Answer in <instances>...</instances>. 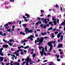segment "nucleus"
I'll return each instance as SVG.
<instances>
[{
	"mask_svg": "<svg viewBox=\"0 0 65 65\" xmlns=\"http://www.w3.org/2000/svg\"><path fill=\"white\" fill-rule=\"evenodd\" d=\"M39 48L40 50H41V48H42V52L40 51V54H41V56H42L43 55V53H44V55H45V56H46V53H45V52H44V48H43V47H39Z\"/></svg>",
	"mask_w": 65,
	"mask_h": 65,
	"instance_id": "1",
	"label": "nucleus"
},
{
	"mask_svg": "<svg viewBox=\"0 0 65 65\" xmlns=\"http://www.w3.org/2000/svg\"><path fill=\"white\" fill-rule=\"evenodd\" d=\"M44 40V38L43 37H41V39H40L39 38H37V42H39V43L38 44V45H40V44H41L42 43V42H43Z\"/></svg>",
	"mask_w": 65,
	"mask_h": 65,
	"instance_id": "2",
	"label": "nucleus"
},
{
	"mask_svg": "<svg viewBox=\"0 0 65 65\" xmlns=\"http://www.w3.org/2000/svg\"><path fill=\"white\" fill-rule=\"evenodd\" d=\"M29 30V28L27 27L25 28V31L26 32V34H28V33H32V30Z\"/></svg>",
	"mask_w": 65,
	"mask_h": 65,
	"instance_id": "3",
	"label": "nucleus"
},
{
	"mask_svg": "<svg viewBox=\"0 0 65 65\" xmlns=\"http://www.w3.org/2000/svg\"><path fill=\"white\" fill-rule=\"evenodd\" d=\"M27 61V62H26V65H29V63L28 62H31V60L29 58V57H28L26 59L25 61Z\"/></svg>",
	"mask_w": 65,
	"mask_h": 65,
	"instance_id": "4",
	"label": "nucleus"
},
{
	"mask_svg": "<svg viewBox=\"0 0 65 65\" xmlns=\"http://www.w3.org/2000/svg\"><path fill=\"white\" fill-rule=\"evenodd\" d=\"M20 63H18V62H15L14 63L13 61H11L10 62V65H20Z\"/></svg>",
	"mask_w": 65,
	"mask_h": 65,
	"instance_id": "5",
	"label": "nucleus"
},
{
	"mask_svg": "<svg viewBox=\"0 0 65 65\" xmlns=\"http://www.w3.org/2000/svg\"><path fill=\"white\" fill-rule=\"evenodd\" d=\"M54 23V25H57V21H54L53 22H50L49 23V24L51 25H53V24L52 23Z\"/></svg>",
	"mask_w": 65,
	"mask_h": 65,
	"instance_id": "6",
	"label": "nucleus"
},
{
	"mask_svg": "<svg viewBox=\"0 0 65 65\" xmlns=\"http://www.w3.org/2000/svg\"><path fill=\"white\" fill-rule=\"evenodd\" d=\"M34 37V36H33V35H31L30 36V37H28L27 39H30L31 40H33V39H32V38H33Z\"/></svg>",
	"mask_w": 65,
	"mask_h": 65,
	"instance_id": "7",
	"label": "nucleus"
},
{
	"mask_svg": "<svg viewBox=\"0 0 65 65\" xmlns=\"http://www.w3.org/2000/svg\"><path fill=\"white\" fill-rule=\"evenodd\" d=\"M3 50V48H2L0 49V55H1L2 56H3L4 55L3 53H2V51Z\"/></svg>",
	"mask_w": 65,
	"mask_h": 65,
	"instance_id": "8",
	"label": "nucleus"
},
{
	"mask_svg": "<svg viewBox=\"0 0 65 65\" xmlns=\"http://www.w3.org/2000/svg\"><path fill=\"white\" fill-rule=\"evenodd\" d=\"M53 42V41H50L49 42H48L47 43V44L49 46H53V45H52V44L51 43H52Z\"/></svg>",
	"mask_w": 65,
	"mask_h": 65,
	"instance_id": "9",
	"label": "nucleus"
},
{
	"mask_svg": "<svg viewBox=\"0 0 65 65\" xmlns=\"http://www.w3.org/2000/svg\"><path fill=\"white\" fill-rule=\"evenodd\" d=\"M43 23H45V24H46L47 23V19L46 18H45L44 19V20L43 21Z\"/></svg>",
	"mask_w": 65,
	"mask_h": 65,
	"instance_id": "10",
	"label": "nucleus"
},
{
	"mask_svg": "<svg viewBox=\"0 0 65 65\" xmlns=\"http://www.w3.org/2000/svg\"><path fill=\"white\" fill-rule=\"evenodd\" d=\"M3 47V48H7V47H8V45H4L2 46Z\"/></svg>",
	"mask_w": 65,
	"mask_h": 65,
	"instance_id": "11",
	"label": "nucleus"
},
{
	"mask_svg": "<svg viewBox=\"0 0 65 65\" xmlns=\"http://www.w3.org/2000/svg\"><path fill=\"white\" fill-rule=\"evenodd\" d=\"M62 46H63V45L62 44H58V45L57 46V47L58 48H60V47H62Z\"/></svg>",
	"mask_w": 65,
	"mask_h": 65,
	"instance_id": "12",
	"label": "nucleus"
},
{
	"mask_svg": "<svg viewBox=\"0 0 65 65\" xmlns=\"http://www.w3.org/2000/svg\"><path fill=\"white\" fill-rule=\"evenodd\" d=\"M9 41H6V43H8V44H9L10 46H12V44L11 43H9Z\"/></svg>",
	"mask_w": 65,
	"mask_h": 65,
	"instance_id": "13",
	"label": "nucleus"
},
{
	"mask_svg": "<svg viewBox=\"0 0 65 65\" xmlns=\"http://www.w3.org/2000/svg\"><path fill=\"white\" fill-rule=\"evenodd\" d=\"M61 34H61V33H60L58 34L57 35V37L58 38L60 37V36H61Z\"/></svg>",
	"mask_w": 65,
	"mask_h": 65,
	"instance_id": "14",
	"label": "nucleus"
},
{
	"mask_svg": "<svg viewBox=\"0 0 65 65\" xmlns=\"http://www.w3.org/2000/svg\"><path fill=\"white\" fill-rule=\"evenodd\" d=\"M25 15L27 17V18H30V15L28 14L27 13H26Z\"/></svg>",
	"mask_w": 65,
	"mask_h": 65,
	"instance_id": "15",
	"label": "nucleus"
},
{
	"mask_svg": "<svg viewBox=\"0 0 65 65\" xmlns=\"http://www.w3.org/2000/svg\"><path fill=\"white\" fill-rule=\"evenodd\" d=\"M46 32H44V33H41V35L43 36H44V35H46Z\"/></svg>",
	"mask_w": 65,
	"mask_h": 65,
	"instance_id": "16",
	"label": "nucleus"
},
{
	"mask_svg": "<svg viewBox=\"0 0 65 65\" xmlns=\"http://www.w3.org/2000/svg\"><path fill=\"white\" fill-rule=\"evenodd\" d=\"M52 20L53 21H56V19L55 18V17L53 16L52 17Z\"/></svg>",
	"mask_w": 65,
	"mask_h": 65,
	"instance_id": "17",
	"label": "nucleus"
},
{
	"mask_svg": "<svg viewBox=\"0 0 65 65\" xmlns=\"http://www.w3.org/2000/svg\"><path fill=\"white\" fill-rule=\"evenodd\" d=\"M52 38H54L55 37V36H54V35L53 34L51 33V34H50Z\"/></svg>",
	"mask_w": 65,
	"mask_h": 65,
	"instance_id": "18",
	"label": "nucleus"
},
{
	"mask_svg": "<svg viewBox=\"0 0 65 65\" xmlns=\"http://www.w3.org/2000/svg\"><path fill=\"white\" fill-rule=\"evenodd\" d=\"M50 46V49L49 50V52H51L52 50V48H53V46Z\"/></svg>",
	"mask_w": 65,
	"mask_h": 65,
	"instance_id": "19",
	"label": "nucleus"
},
{
	"mask_svg": "<svg viewBox=\"0 0 65 65\" xmlns=\"http://www.w3.org/2000/svg\"><path fill=\"white\" fill-rule=\"evenodd\" d=\"M0 60L1 61V62H2V61H3V58L2 57H0Z\"/></svg>",
	"mask_w": 65,
	"mask_h": 65,
	"instance_id": "20",
	"label": "nucleus"
},
{
	"mask_svg": "<svg viewBox=\"0 0 65 65\" xmlns=\"http://www.w3.org/2000/svg\"><path fill=\"white\" fill-rule=\"evenodd\" d=\"M65 25V23L64 22H62L60 24V26H64Z\"/></svg>",
	"mask_w": 65,
	"mask_h": 65,
	"instance_id": "21",
	"label": "nucleus"
},
{
	"mask_svg": "<svg viewBox=\"0 0 65 65\" xmlns=\"http://www.w3.org/2000/svg\"><path fill=\"white\" fill-rule=\"evenodd\" d=\"M63 39V35H62L61 36L60 40L61 41Z\"/></svg>",
	"mask_w": 65,
	"mask_h": 65,
	"instance_id": "22",
	"label": "nucleus"
},
{
	"mask_svg": "<svg viewBox=\"0 0 65 65\" xmlns=\"http://www.w3.org/2000/svg\"><path fill=\"white\" fill-rule=\"evenodd\" d=\"M27 24H23L22 25V26H23V27H27Z\"/></svg>",
	"mask_w": 65,
	"mask_h": 65,
	"instance_id": "23",
	"label": "nucleus"
},
{
	"mask_svg": "<svg viewBox=\"0 0 65 65\" xmlns=\"http://www.w3.org/2000/svg\"><path fill=\"white\" fill-rule=\"evenodd\" d=\"M20 34H22V35H25V34L24 33H23L22 32H20Z\"/></svg>",
	"mask_w": 65,
	"mask_h": 65,
	"instance_id": "24",
	"label": "nucleus"
},
{
	"mask_svg": "<svg viewBox=\"0 0 65 65\" xmlns=\"http://www.w3.org/2000/svg\"><path fill=\"white\" fill-rule=\"evenodd\" d=\"M36 56V54H33L32 55V57L33 58H34L35 57V56Z\"/></svg>",
	"mask_w": 65,
	"mask_h": 65,
	"instance_id": "25",
	"label": "nucleus"
},
{
	"mask_svg": "<svg viewBox=\"0 0 65 65\" xmlns=\"http://www.w3.org/2000/svg\"><path fill=\"white\" fill-rule=\"evenodd\" d=\"M43 27V28H46V25H44Z\"/></svg>",
	"mask_w": 65,
	"mask_h": 65,
	"instance_id": "26",
	"label": "nucleus"
},
{
	"mask_svg": "<svg viewBox=\"0 0 65 65\" xmlns=\"http://www.w3.org/2000/svg\"><path fill=\"white\" fill-rule=\"evenodd\" d=\"M47 46H46L45 47V52H46V51H47Z\"/></svg>",
	"mask_w": 65,
	"mask_h": 65,
	"instance_id": "27",
	"label": "nucleus"
},
{
	"mask_svg": "<svg viewBox=\"0 0 65 65\" xmlns=\"http://www.w3.org/2000/svg\"><path fill=\"white\" fill-rule=\"evenodd\" d=\"M52 29H53V27H51V28H49L48 30V31H49L50 30H52Z\"/></svg>",
	"mask_w": 65,
	"mask_h": 65,
	"instance_id": "28",
	"label": "nucleus"
},
{
	"mask_svg": "<svg viewBox=\"0 0 65 65\" xmlns=\"http://www.w3.org/2000/svg\"><path fill=\"white\" fill-rule=\"evenodd\" d=\"M52 65H54V63L52 62H50V63L49 64V65H52Z\"/></svg>",
	"mask_w": 65,
	"mask_h": 65,
	"instance_id": "29",
	"label": "nucleus"
},
{
	"mask_svg": "<svg viewBox=\"0 0 65 65\" xmlns=\"http://www.w3.org/2000/svg\"><path fill=\"white\" fill-rule=\"evenodd\" d=\"M10 42H12V41H13V42H14V41L12 39H10Z\"/></svg>",
	"mask_w": 65,
	"mask_h": 65,
	"instance_id": "30",
	"label": "nucleus"
},
{
	"mask_svg": "<svg viewBox=\"0 0 65 65\" xmlns=\"http://www.w3.org/2000/svg\"><path fill=\"white\" fill-rule=\"evenodd\" d=\"M7 31H8V32H10L11 31L10 29H8L7 30Z\"/></svg>",
	"mask_w": 65,
	"mask_h": 65,
	"instance_id": "31",
	"label": "nucleus"
},
{
	"mask_svg": "<svg viewBox=\"0 0 65 65\" xmlns=\"http://www.w3.org/2000/svg\"><path fill=\"white\" fill-rule=\"evenodd\" d=\"M40 27H41V28H43V25L42 24H41L40 25Z\"/></svg>",
	"mask_w": 65,
	"mask_h": 65,
	"instance_id": "32",
	"label": "nucleus"
},
{
	"mask_svg": "<svg viewBox=\"0 0 65 65\" xmlns=\"http://www.w3.org/2000/svg\"><path fill=\"white\" fill-rule=\"evenodd\" d=\"M56 57H57V58H58L59 57V55H56Z\"/></svg>",
	"mask_w": 65,
	"mask_h": 65,
	"instance_id": "33",
	"label": "nucleus"
},
{
	"mask_svg": "<svg viewBox=\"0 0 65 65\" xmlns=\"http://www.w3.org/2000/svg\"><path fill=\"white\" fill-rule=\"evenodd\" d=\"M58 33H59V32H58L55 31V32L54 33L55 34H58Z\"/></svg>",
	"mask_w": 65,
	"mask_h": 65,
	"instance_id": "34",
	"label": "nucleus"
},
{
	"mask_svg": "<svg viewBox=\"0 0 65 65\" xmlns=\"http://www.w3.org/2000/svg\"><path fill=\"white\" fill-rule=\"evenodd\" d=\"M15 26H12V29H14V28H15Z\"/></svg>",
	"mask_w": 65,
	"mask_h": 65,
	"instance_id": "35",
	"label": "nucleus"
},
{
	"mask_svg": "<svg viewBox=\"0 0 65 65\" xmlns=\"http://www.w3.org/2000/svg\"><path fill=\"white\" fill-rule=\"evenodd\" d=\"M19 50H20L21 48V47H20V46H19L18 47Z\"/></svg>",
	"mask_w": 65,
	"mask_h": 65,
	"instance_id": "36",
	"label": "nucleus"
},
{
	"mask_svg": "<svg viewBox=\"0 0 65 65\" xmlns=\"http://www.w3.org/2000/svg\"><path fill=\"white\" fill-rule=\"evenodd\" d=\"M36 25L38 26V24H39V22H38L36 23Z\"/></svg>",
	"mask_w": 65,
	"mask_h": 65,
	"instance_id": "37",
	"label": "nucleus"
},
{
	"mask_svg": "<svg viewBox=\"0 0 65 65\" xmlns=\"http://www.w3.org/2000/svg\"><path fill=\"white\" fill-rule=\"evenodd\" d=\"M8 23V24H9V25H10V24H13V23H11V22H9Z\"/></svg>",
	"mask_w": 65,
	"mask_h": 65,
	"instance_id": "38",
	"label": "nucleus"
},
{
	"mask_svg": "<svg viewBox=\"0 0 65 65\" xmlns=\"http://www.w3.org/2000/svg\"><path fill=\"white\" fill-rule=\"evenodd\" d=\"M21 54L22 55H24V53L22 52H21Z\"/></svg>",
	"mask_w": 65,
	"mask_h": 65,
	"instance_id": "39",
	"label": "nucleus"
},
{
	"mask_svg": "<svg viewBox=\"0 0 65 65\" xmlns=\"http://www.w3.org/2000/svg\"><path fill=\"white\" fill-rule=\"evenodd\" d=\"M8 7L9 8H12V7L10 6H8Z\"/></svg>",
	"mask_w": 65,
	"mask_h": 65,
	"instance_id": "40",
	"label": "nucleus"
},
{
	"mask_svg": "<svg viewBox=\"0 0 65 65\" xmlns=\"http://www.w3.org/2000/svg\"><path fill=\"white\" fill-rule=\"evenodd\" d=\"M41 12H44V11L43 10H41Z\"/></svg>",
	"mask_w": 65,
	"mask_h": 65,
	"instance_id": "41",
	"label": "nucleus"
},
{
	"mask_svg": "<svg viewBox=\"0 0 65 65\" xmlns=\"http://www.w3.org/2000/svg\"><path fill=\"white\" fill-rule=\"evenodd\" d=\"M23 19H27V18L25 17L24 16H23Z\"/></svg>",
	"mask_w": 65,
	"mask_h": 65,
	"instance_id": "42",
	"label": "nucleus"
},
{
	"mask_svg": "<svg viewBox=\"0 0 65 65\" xmlns=\"http://www.w3.org/2000/svg\"><path fill=\"white\" fill-rule=\"evenodd\" d=\"M60 54L61 55H62L63 54V53L62 52H61L60 53Z\"/></svg>",
	"mask_w": 65,
	"mask_h": 65,
	"instance_id": "43",
	"label": "nucleus"
},
{
	"mask_svg": "<svg viewBox=\"0 0 65 65\" xmlns=\"http://www.w3.org/2000/svg\"><path fill=\"white\" fill-rule=\"evenodd\" d=\"M53 41V43L54 44H55V43H56V41Z\"/></svg>",
	"mask_w": 65,
	"mask_h": 65,
	"instance_id": "44",
	"label": "nucleus"
},
{
	"mask_svg": "<svg viewBox=\"0 0 65 65\" xmlns=\"http://www.w3.org/2000/svg\"><path fill=\"white\" fill-rule=\"evenodd\" d=\"M14 31V28H12V31L13 32V31Z\"/></svg>",
	"mask_w": 65,
	"mask_h": 65,
	"instance_id": "45",
	"label": "nucleus"
},
{
	"mask_svg": "<svg viewBox=\"0 0 65 65\" xmlns=\"http://www.w3.org/2000/svg\"><path fill=\"white\" fill-rule=\"evenodd\" d=\"M11 56H12V57H14V58H15V55H11Z\"/></svg>",
	"mask_w": 65,
	"mask_h": 65,
	"instance_id": "46",
	"label": "nucleus"
},
{
	"mask_svg": "<svg viewBox=\"0 0 65 65\" xmlns=\"http://www.w3.org/2000/svg\"><path fill=\"white\" fill-rule=\"evenodd\" d=\"M10 2H14V0H10Z\"/></svg>",
	"mask_w": 65,
	"mask_h": 65,
	"instance_id": "47",
	"label": "nucleus"
},
{
	"mask_svg": "<svg viewBox=\"0 0 65 65\" xmlns=\"http://www.w3.org/2000/svg\"><path fill=\"white\" fill-rule=\"evenodd\" d=\"M60 60H60V59H57V61H60Z\"/></svg>",
	"mask_w": 65,
	"mask_h": 65,
	"instance_id": "48",
	"label": "nucleus"
},
{
	"mask_svg": "<svg viewBox=\"0 0 65 65\" xmlns=\"http://www.w3.org/2000/svg\"><path fill=\"white\" fill-rule=\"evenodd\" d=\"M34 51V49L33 48L31 49V51H32L33 52Z\"/></svg>",
	"mask_w": 65,
	"mask_h": 65,
	"instance_id": "49",
	"label": "nucleus"
},
{
	"mask_svg": "<svg viewBox=\"0 0 65 65\" xmlns=\"http://www.w3.org/2000/svg\"><path fill=\"white\" fill-rule=\"evenodd\" d=\"M37 19L38 20H40V19H41L40 18H38Z\"/></svg>",
	"mask_w": 65,
	"mask_h": 65,
	"instance_id": "50",
	"label": "nucleus"
},
{
	"mask_svg": "<svg viewBox=\"0 0 65 65\" xmlns=\"http://www.w3.org/2000/svg\"><path fill=\"white\" fill-rule=\"evenodd\" d=\"M57 21V23H59V19H58Z\"/></svg>",
	"mask_w": 65,
	"mask_h": 65,
	"instance_id": "51",
	"label": "nucleus"
},
{
	"mask_svg": "<svg viewBox=\"0 0 65 65\" xmlns=\"http://www.w3.org/2000/svg\"><path fill=\"white\" fill-rule=\"evenodd\" d=\"M3 41L4 42H6V40H5L4 39H3Z\"/></svg>",
	"mask_w": 65,
	"mask_h": 65,
	"instance_id": "52",
	"label": "nucleus"
},
{
	"mask_svg": "<svg viewBox=\"0 0 65 65\" xmlns=\"http://www.w3.org/2000/svg\"><path fill=\"white\" fill-rule=\"evenodd\" d=\"M56 7H59V6H58V5L57 4L56 5Z\"/></svg>",
	"mask_w": 65,
	"mask_h": 65,
	"instance_id": "53",
	"label": "nucleus"
},
{
	"mask_svg": "<svg viewBox=\"0 0 65 65\" xmlns=\"http://www.w3.org/2000/svg\"><path fill=\"white\" fill-rule=\"evenodd\" d=\"M23 52H24V53H27V51H26V50H25L23 51Z\"/></svg>",
	"mask_w": 65,
	"mask_h": 65,
	"instance_id": "54",
	"label": "nucleus"
},
{
	"mask_svg": "<svg viewBox=\"0 0 65 65\" xmlns=\"http://www.w3.org/2000/svg\"><path fill=\"white\" fill-rule=\"evenodd\" d=\"M24 40V41H25V42H26L28 41L27 40Z\"/></svg>",
	"mask_w": 65,
	"mask_h": 65,
	"instance_id": "55",
	"label": "nucleus"
},
{
	"mask_svg": "<svg viewBox=\"0 0 65 65\" xmlns=\"http://www.w3.org/2000/svg\"><path fill=\"white\" fill-rule=\"evenodd\" d=\"M51 15H47V17H51Z\"/></svg>",
	"mask_w": 65,
	"mask_h": 65,
	"instance_id": "56",
	"label": "nucleus"
},
{
	"mask_svg": "<svg viewBox=\"0 0 65 65\" xmlns=\"http://www.w3.org/2000/svg\"><path fill=\"white\" fill-rule=\"evenodd\" d=\"M37 31H40V29H37Z\"/></svg>",
	"mask_w": 65,
	"mask_h": 65,
	"instance_id": "57",
	"label": "nucleus"
},
{
	"mask_svg": "<svg viewBox=\"0 0 65 65\" xmlns=\"http://www.w3.org/2000/svg\"><path fill=\"white\" fill-rule=\"evenodd\" d=\"M18 61L19 63H20V62H21V60H18Z\"/></svg>",
	"mask_w": 65,
	"mask_h": 65,
	"instance_id": "58",
	"label": "nucleus"
},
{
	"mask_svg": "<svg viewBox=\"0 0 65 65\" xmlns=\"http://www.w3.org/2000/svg\"><path fill=\"white\" fill-rule=\"evenodd\" d=\"M3 35L4 36H6V33H4V34H3Z\"/></svg>",
	"mask_w": 65,
	"mask_h": 65,
	"instance_id": "59",
	"label": "nucleus"
},
{
	"mask_svg": "<svg viewBox=\"0 0 65 65\" xmlns=\"http://www.w3.org/2000/svg\"><path fill=\"white\" fill-rule=\"evenodd\" d=\"M26 48H29V46H26Z\"/></svg>",
	"mask_w": 65,
	"mask_h": 65,
	"instance_id": "60",
	"label": "nucleus"
},
{
	"mask_svg": "<svg viewBox=\"0 0 65 65\" xmlns=\"http://www.w3.org/2000/svg\"><path fill=\"white\" fill-rule=\"evenodd\" d=\"M35 36L36 37H38V35L37 34H36Z\"/></svg>",
	"mask_w": 65,
	"mask_h": 65,
	"instance_id": "61",
	"label": "nucleus"
},
{
	"mask_svg": "<svg viewBox=\"0 0 65 65\" xmlns=\"http://www.w3.org/2000/svg\"><path fill=\"white\" fill-rule=\"evenodd\" d=\"M20 51V50H17V51L16 52H17V53H19V52Z\"/></svg>",
	"mask_w": 65,
	"mask_h": 65,
	"instance_id": "62",
	"label": "nucleus"
},
{
	"mask_svg": "<svg viewBox=\"0 0 65 65\" xmlns=\"http://www.w3.org/2000/svg\"><path fill=\"white\" fill-rule=\"evenodd\" d=\"M9 64H10L9 63H7L6 64V65H9Z\"/></svg>",
	"mask_w": 65,
	"mask_h": 65,
	"instance_id": "63",
	"label": "nucleus"
},
{
	"mask_svg": "<svg viewBox=\"0 0 65 65\" xmlns=\"http://www.w3.org/2000/svg\"><path fill=\"white\" fill-rule=\"evenodd\" d=\"M22 47V48H24V47L23 46H21V48Z\"/></svg>",
	"mask_w": 65,
	"mask_h": 65,
	"instance_id": "64",
	"label": "nucleus"
}]
</instances>
